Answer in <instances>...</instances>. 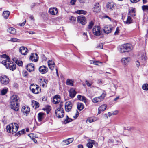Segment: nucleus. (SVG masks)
<instances>
[{
	"label": "nucleus",
	"mask_w": 148,
	"mask_h": 148,
	"mask_svg": "<svg viewBox=\"0 0 148 148\" xmlns=\"http://www.w3.org/2000/svg\"><path fill=\"white\" fill-rule=\"evenodd\" d=\"M20 100L19 97L16 95H14L10 99V105L11 108L15 111L19 110Z\"/></svg>",
	"instance_id": "1"
},
{
	"label": "nucleus",
	"mask_w": 148,
	"mask_h": 148,
	"mask_svg": "<svg viewBox=\"0 0 148 148\" xmlns=\"http://www.w3.org/2000/svg\"><path fill=\"white\" fill-rule=\"evenodd\" d=\"M18 125L16 123H11L8 125L6 127L7 132L13 134L18 130Z\"/></svg>",
	"instance_id": "2"
},
{
	"label": "nucleus",
	"mask_w": 148,
	"mask_h": 148,
	"mask_svg": "<svg viewBox=\"0 0 148 148\" xmlns=\"http://www.w3.org/2000/svg\"><path fill=\"white\" fill-rule=\"evenodd\" d=\"M2 63L5 66L7 69L12 71H13L16 69V64L10 61V60H3Z\"/></svg>",
	"instance_id": "3"
},
{
	"label": "nucleus",
	"mask_w": 148,
	"mask_h": 148,
	"mask_svg": "<svg viewBox=\"0 0 148 148\" xmlns=\"http://www.w3.org/2000/svg\"><path fill=\"white\" fill-rule=\"evenodd\" d=\"M132 45L130 44H125L119 47V50L121 52H126L131 51L133 49Z\"/></svg>",
	"instance_id": "4"
},
{
	"label": "nucleus",
	"mask_w": 148,
	"mask_h": 148,
	"mask_svg": "<svg viewBox=\"0 0 148 148\" xmlns=\"http://www.w3.org/2000/svg\"><path fill=\"white\" fill-rule=\"evenodd\" d=\"M30 89L32 93L35 94H38L41 91V89L39 86L35 84H31Z\"/></svg>",
	"instance_id": "5"
},
{
	"label": "nucleus",
	"mask_w": 148,
	"mask_h": 148,
	"mask_svg": "<svg viewBox=\"0 0 148 148\" xmlns=\"http://www.w3.org/2000/svg\"><path fill=\"white\" fill-rule=\"evenodd\" d=\"M106 95V92L105 91H103L101 96L94 98L92 99V101L94 103L100 102L103 100Z\"/></svg>",
	"instance_id": "6"
},
{
	"label": "nucleus",
	"mask_w": 148,
	"mask_h": 148,
	"mask_svg": "<svg viewBox=\"0 0 148 148\" xmlns=\"http://www.w3.org/2000/svg\"><path fill=\"white\" fill-rule=\"evenodd\" d=\"M55 114L57 117L61 118L64 116V111L61 107L58 108L55 111Z\"/></svg>",
	"instance_id": "7"
},
{
	"label": "nucleus",
	"mask_w": 148,
	"mask_h": 148,
	"mask_svg": "<svg viewBox=\"0 0 148 148\" xmlns=\"http://www.w3.org/2000/svg\"><path fill=\"white\" fill-rule=\"evenodd\" d=\"M9 79L5 75H2L0 77V82L1 83L4 85H6L9 82Z\"/></svg>",
	"instance_id": "8"
},
{
	"label": "nucleus",
	"mask_w": 148,
	"mask_h": 148,
	"mask_svg": "<svg viewBox=\"0 0 148 148\" xmlns=\"http://www.w3.org/2000/svg\"><path fill=\"white\" fill-rule=\"evenodd\" d=\"M138 58L140 62L143 63L145 62L147 59L145 53L144 52L141 53L139 56Z\"/></svg>",
	"instance_id": "9"
},
{
	"label": "nucleus",
	"mask_w": 148,
	"mask_h": 148,
	"mask_svg": "<svg viewBox=\"0 0 148 148\" xmlns=\"http://www.w3.org/2000/svg\"><path fill=\"white\" fill-rule=\"evenodd\" d=\"M73 105V104L72 102L70 101H67L65 103V108L66 111V112L70 111Z\"/></svg>",
	"instance_id": "10"
},
{
	"label": "nucleus",
	"mask_w": 148,
	"mask_h": 148,
	"mask_svg": "<svg viewBox=\"0 0 148 148\" xmlns=\"http://www.w3.org/2000/svg\"><path fill=\"white\" fill-rule=\"evenodd\" d=\"M77 21L79 23L82 25H84L86 23V19L85 17L83 15L79 16L77 17Z\"/></svg>",
	"instance_id": "11"
},
{
	"label": "nucleus",
	"mask_w": 148,
	"mask_h": 148,
	"mask_svg": "<svg viewBox=\"0 0 148 148\" xmlns=\"http://www.w3.org/2000/svg\"><path fill=\"white\" fill-rule=\"evenodd\" d=\"M131 60L130 58V57H124L121 60L122 63L124 65L127 66L130 62Z\"/></svg>",
	"instance_id": "12"
},
{
	"label": "nucleus",
	"mask_w": 148,
	"mask_h": 148,
	"mask_svg": "<svg viewBox=\"0 0 148 148\" xmlns=\"http://www.w3.org/2000/svg\"><path fill=\"white\" fill-rule=\"evenodd\" d=\"M92 32L96 36L100 35V30L99 27L95 26L93 28Z\"/></svg>",
	"instance_id": "13"
},
{
	"label": "nucleus",
	"mask_w": 148,
	"mask_h": 148,
	"mask_svg": "<svg viewBox=\"0 0 148 148\" xmlns=\"http://www.w3.org/2000/svg\"><path fill=\"white\" fill-rule=\"evenodd\" d=\"M38 59V56L36 53H32L29 57L30 60L32 62H36Z\"/></svg>",
	"instance_id": "14"
},
{
	"label": "nucleus",
	"mask_w": 148,
	"mask_h": 148,
	"mask_svg": "<svg viewBox=\"0 0 148 148\" xmlns=\"http://www.w3.org/2000/svg\"><path fill=\"white\" fill-rule=\"evenodd\" d=\"M38 70L40 72L41 74H44L47 72L48 69L47 67L44 65H43L39 67Z\"/></svg>",
	"instance_id": "15"
},
{
	"label": "nucleus",
	"mask_w": 148,
	"mask_h": 148,
	"mask_svg": "<svg viewBox=\"0 0 148 148\" xmlns=\"http://www.w3.org/2000/svg\"><path fill=\"white\" fill-rule=\"evenodd\" d=\"M22 112L25 115H27L30 112V108L27 106H24L22 107Z\"/></svg>",
	"instance_id": "16"
},
{
	"label": "nucleus",
	"mask_w": 148,
	"mask_h": 148,
	"mask_svg": "<svg viewBox=\"0 0 148 148\" xmlns=\"http://www.w3.org/2000/svg\"><path fill=\"white\" fill-rule=\"evenodd\" d=\"M45 116V114L42 113L40 112L38 113V121L39 122H44L45 121L44 120V118Z\"/></svg>",
	"instance_id": "17"
},
{
	"label": "nucleus",
	"mask_w": 148,
	"mask_h": 148,
	"mask_svg": "<svg viewBox=\"0 0 148 148\" xmlns=\"http://www.w3.org/2000/svg\"><path fill=\"white\" fill-rule=\"evenodd\" d=\"M26 69L29 72L33 71L35 69L34 65L32 63H29L27 65Z\"/></svg>",
	"instance_id": "18"
},
{
	"label": "nucleus",
	"mask_w": 148,
	"mask_h": 148,
	"mask_svg": "<svg viewBox=\"0 0 148 148\" xmlns=\"http://www.w3.org/2000/svg\"><path fill=\"white\" fill-rule=\"evenodd\" d=\"M27 49L26 47L24 46H22L20 47L19 49V52L23 55H26L27 53Z\"/></svg>",
	"instance_id": "19"
},
{
	"label": "nucleus",
	"mask_w": 148,
	"mask_h": 148,
	"mask_svg": "<svg viewBox=\"0 0 148 148\" xmlns=\"http://www.w3.org/2000/svg\"><path fill=\"white\" fill-rule=\"evenodd\" d=\"M49 12L52 15H56L57 14L58 10L56 8L53 7L49 8Z\"/></svg>",
	"instance_id": "20"
},
{
	"label": "nucleus",
	"mask_w": 148,
	"mask_h": 148,
	"mask_svg": "<svg viewBox=\"0 0 148 148\" xmlns=\"http://www.w3.org/2000/svg\"><path fill=\"white\" fill-rule=\"evenodd\" d=\"M74 140L73 138H69L63 140L62 144L64 145H68L71 143Z\"/></svg>",
	"instance_id": "21"
},
{
	"label": "nucleus",
	"mask_w": 148,
	"mask_h": 148,
	"mask_svg": "<svg viewBox=\"0 0 148 148\" xmlns=\"http://www.w3.org/2000/svg\"><path fill=\"white\" fill-rule=\"evenodd\" d=\"M48 81L47 80L45 79H40V85L43 88L46 87Z\"/></svg>",
	"instance_id": "22"
},
{
	"label": "nucleus",
	"mask_w": 148,
	"mask_h": 148,
	"mask_svg": "<svg viewBox=\"0 0 148 148\" xmlns=\"http://www.w3.org/2000/svg\"><path fill=\"white\" fill-rule=\"evenodd\" d=\"M60 100V97L59 95H55L53 98V102L54 104L58 103Z\"/></svg>",
	"instance_id": "23"
},
{
	"label": "nucleus",
	"mask_w": 148,
	"mask_h": 148,
	"mask_svg": "<svg viewBox=\"0 0 148 148\" xmlns=\"http://www.w3.org/2000/svg\"><path fill=\"white\" fill-rule=\"evenodd\" d=\"M107 105L105 104H103L100 106L98 109V114H99L102 112L104 111L106 109Z\"/></svg>",
	"instance_id": "24"
},
{
	"label": "nucleus",
	"mask_w": 148,
	"mask_h": 148,
	"mask_svg": "<svg viewBox=\"0 0 148 148\" xmlns=\"http://www.w3.org/2000/svg\"><path fill=\"white\" fill-rule=\"evenodd\" d=\"M88 142L87 144V146L88 148H92L93 147V145L95 144L96 143V142L92 140H88Z\"/></svg>",
	"instance_id": "25"
},
{
	"label": "nucleus",
	"mask_w": 148,
	"mask_h": 148,
	"mask_svg": "<svg viewBox=\"0 0 148 148\" xmlns=\"http://www.w3.org/2000/svg\"><path fill=\"white\" fill-rule=\"evenodd\" d=\"M69 92V96L71 98H73L75 96L76 93L75 90L73 88L70 89Z\"/></svg>",
	"instance_id": "26"
},
{
	"label": "nucleus",
	"mask_w": 148,
	"mask_h": 148,
	"mask_svg": "<svg viewBox=\"0 0 148 148\" xmlns=\"http://www.w3.org/2000/svg\"><path fill=\"white\" fill-rule=\"evenodd\" d=\"M112 28L110 26H106L104 27V31L105 33L108 34L110 33L112 30Z\"/></svg>",
	"instance_id": "27"
},
{
	"label": "nucleus",
	"mask_w": 148,
	"mask_h": 148,
	"mask_svg": "<svg viewBox=\"0 0 148 148\" xmlns=\"http://www.w3.org/2000/svg\"><path fill=\"white\" fill-rule=\"evenodd\" d=\"M32 106L34 108H37L39 107V103L34 101H32Z\"/></svg>",
	"instance_id": "28"
},
{
	"label": "nucleus",
	"mask_w": 148,
	"mask_h": 148,
	"mask_svg": "<svg viewBox=\"0 0 148 148\" xmlns=\"http://www.w3.org/2000/svg\"><path fill=\"white\" fill-rule=\"evenodd\" d=\"M100 9L99 4L98 3H96L94 5L93 11L97 12H99L100 10Z\"/></svg>",
	"instance_id": "29"
},
{
	"label": "nucleus",
	"mask_w": 148,
	"mask_h": 148,
	"mask_svg": "<svg viewBox=\"0 0 148 148\" xmlns=\"http://www.w3.org/2000/svg\"><path fill=\"white\" fill-rule=\"evenodd\" d=\"M125 24H129L133 22V20L130 16H128L127 18L125 21H124Z\"/></svg>",
	"instance_id": "30"
},
{
	"label": "nucleus",
	"mask_w": 148,
	"mask_h": 148,
	"mask_svg": "<svg viewBox=\"0 0 148 148\" xmlns=\"http://www.w3.org/2000/svg\"><path fill=\"white\" fill-rule=\"evenodd\" d=\"M77 97L79 100L84 101L85 103H86L87 101V99L86 98V97L84 96L78 95Z\"/></svg>",
	"instance_id": "31"
},
{
	"label": "nucleus",
	"mask_w": 148,
	"mask_h": 148,
	"mask_svg": "<svg viewBox=\"0 0 148 148\" xmlns=\"http://www.w3.org/2000/svg\"><path fill=\"white\" fill-rule=\"evenodd\" d=\"M10 14V12L8 11H4L3 14V16L5 19L8 18Z\"/></svg>",
	"instance_id": "32"
},
{
	"label": "nucleus",
	"mask_w": 148,
	"mask_h": 148,
	"mask_svg": "<svg viewBox=\"0 0 148 148\" xmlns=\"http://www.w3.org/2000/svg\"><path fill=\"white\" fill-rule=\"evenodd\" d=\"M77 109L79 111L83 110L84 108V106L83 103H77Z\"/></svg>",
	"instance_id": "33"
},
{
	"label": "nucleus",
	"mask_w": 148,
	"mask_h": 148,
	"mask_svg": "<svg viewBox=\"0 0 148 148\" xmlns=\"http://www.w3.org/2000/svg\"><path fill=\"white\" fill-rule=\"evenodd\" d=\"M13 61L15 62V63L19 66H22L23 64L22 62L21 61L18 60L16 59L15 58H13Z\"/></svg>",
	"instance_id": "34"
},
{
	"label": "nucleus",
	"mask_w": 148,
	"mask_h": 148,
	"mask_svg": "<svg viewBox=\"0 0 148 148\" xmlns=\"http://www.w3.org/2000/svg\"><path fill=\"white\" fill-rule=\"evenodd\" d=\"M8 32L12 34H15L16 33L15 29L13 27H10L8 30Z\"/></svg>",
	"instance_id": "35"
},
{
	"label": "nucleus",
	"mask_w": 148,
	"mask_h": 148,
	"mask_svg": "<svg viewBox=\"0 0 148 148\" xmlns=\"http://www.w3.org/2000/svg\"><path fill=\"white\" fill-rule=\"evenodd\" d=\"M76 12L79 14H83L85 15L86 14L87 12L82 10H78Z\"/></svg>",
	"instance_id": "36"
},
{
	"label": "nucleus",
	"mask_w": 148,
	"mask_h": 148,
	"mask_svg": "<svg viewBox=\"0 0 148 148\" xmlns=\"http://www.w3.org/2000/svg\"><path fill=\"white\" fill-rule=\"evenodd\" d=\"M73 81L71 79H69L66 80V84L67 85L73 86Z\"/></svg>",
	"instance_id": "37"
},
{
	"label": "nucleus",
	"mask_w": 148,
	"mask_h": 148,
	"mask_svg": "<svg viewBox=\"0 0 148 148\" xmlns=\"http://www.w3.org/2000/svg\"><path fill=\"white\" fill-rule=\"evenodd\" d=\"M26 132L25 130V129H23L21 131H19L18 133L15 134V135L17 136H20L21 134H24Z\"/></svg>",
	"instance_id": "38"
},
{
	"label": "nucleus",
	"mask_w": 148,
	"mask_h": 148,
	"mask_svg": "<svg viewBox=\"0 0 148 148\" xmlns=\"http://www.w3.org/2000/svg\"><path fill=\"white\" fill-rule=\"evenodd\" d=\"M8 89L7 88H5L3 89L1 92V94L2 95H5L8 91Z\"/></svg>",
	"instance_id": "39"
},
{
	"label": "nucleus",
	"mask_w": 148,
	"mask_h": 148,
	"mask_svg": "<svg viewBox=\"0 0 148 148\" xmlns=\"http://www.w3.org/2000/svg\"><path fill=\"white\" fill-rule=\"evenodd\" d=\"M114 7V4L113 2H111L108 4V8L112 10H113Z\"/></svg>",
	"instance_id": "40"
},
{
	"label": "nucleus",
	"mask_w": 148,
	"mask_h": 148,
	"mask_svg": "<svg viewBox=\"0 0 148 148\" xmlns=\"http://www.w3.org/2000/svg\"><path fill=\"white\" fill-rule=\"evenodd\" d=\"M125 129V130L130 131L132 132H134L135 130V129L133 127H127Z\"/></svg>",
	"instance_id": "41"
},
{
	"label": "nucleus",
	"mask_w": 148,
	"mask_h": 148,
	"mask_svg": "<svg viewBox=\"0 0 148 148\" xmlns=\"http://www.w3.org/2000/svg\"><path fill=\"white\" fill-rule=\"evenodd\" d=\"M1 57L5 58V60H3L7 61V60H10V58L6 54H3L1 56Z\"/></svg>",
	"instance_id": "42"
},
{
	"label": "nucleus",
	"mask_w": 148,
	"mask_h": 148,
	"mask_svg": "<svg viewBox=\"0 0 148 148\" xmlns=\"http://www.w3.org/2000/svg\"><path fill=\"white\" fill-rule=\"evenodd\" d=\"M142 89L145 90H148V84H144L142 86Z\"/></svg>",
	"instance_id": "43"
},
{
	"label": "nucleus",
	"mask_w": 148,
	"mask_h": 148,
	"mask_svg": "<svg viewBox=\"0 0 148 148\" xmlns=\"http://www.w3.org/2000/svg\"><path fill=\"white\" fill-rule=\"evenodd\" d=\"M72 119H71L68 118H66L64 121V123L65 124H66V123L71 122L72 121Z\"/></svg>",
	"instance_id": "44"
},
{
	"label": "nucleus",
	"mask_w": 148,
	"mask_h": 148,
	"mask_svg": "<svg viewBox=\"0 0 148 148\" xmlns=\"http://www.w3.org/2000/svg\"><path fill=\"white\" fill-rule=\"evenodd\" d=\"M11 41L13 42H19L20 40L16 38H11L10 40Z\"/></svg>",
	"instance_id": "45"
},
{
	"label": "nucleus",
	"mask_w": 148,
	"mask_h": 148,
	"mask_svg": "<svg viewBox=\"0 0 148 148\" xmlns=\"http://www.w3.org/2000/svg\"><path fill=\"white\" fill-rule=\"evenodd\" d=\"M94 23L92 21H91L89 23V24L88 25V29H91L92 27V26L94 25Z\"/></svg>",
	"instance_id": "46"
},
{
	"label": "nucleus",
	"mask_w": 148,
	"mask_h": 148,
	"mask_svg": "<svg viewBox=\"0 0 148 148\" xmlns=\"http://www.w3.org/2000/svg\"><path fill=\"white\" fill-rule=\"evenodd\" d=\"M142 8L143 11H146L148 10V5H143L142 6Z\"/></svg>",
	"instance_id": "47"
},
{
	"label": "nucleus",
	"mask_w": 148,
	"mask_h": 148,
	"mask_svg": "<svg viewBox=\"0 0 148 148\" xmlns=\"http://www.w3.org/2000/svg\"><path fill=\"white\" fill-rule=\"evenodd\" d=\"M83 35H84V38L85 39L84 40L85 41H87L88 40V36L87 34V33L84 32L83 33Z\"/></svg>",
	"instance_id": "48"
},
{
	"label": "nucleus",
	"mask_w": 148,
	"mask_h": 148,
	"mask_svg": "<svg viewBox=\"0 0 148 148\" xmlns=\"http://www.w3.org/2000/svg\"><path fill=\"white\" fill-rule=\"evenodd\" d=\"M76 18L73 16H71L70 18V20L71 22H74L76 21Z\"/></svg>",
	"instance_id": "49"
},
{
	"label": "nucleus",
	"mask_w": 148,
	"mask_h": 148,
	"mask_svg": "<svg viewBox=\"0 0 148 148\" xmlns=\"http://www.w3.org/2000/svg\"><path fill=\"white\" fill-rule=\"evenodd\" d=\"M28 136L31 138V139H34L35 138V135L34 134L31 133L28 135Z\"/></svg>",
	"instance_id": "50"
},
{
	"label": "nucleus",
	"mask_w": 148,
	"mask_h": 148,
	"mask_svg": "<svg viewBox=\"0 0 148 148\" xmlns=\"http://www.w3.org/2000/svg\"><path fill=\"white\" fill-rule=\"evenodd\" d=\"M93 64H94L95 65H98V64L99 63H102L101 62H99V61H92Z\"/></svg>",
	"instance_id": "51"
},
{
	"label": "nucleus",
	"mask_w": 148,
	"mask_h": 148,
	"mask_svg": "<svg viewBox=\"0 0 148 148\" xmlns=\"http://www.w3.org/2000/svg\"><path fill=\"white\" fill-rule=\"evenodd\" d=\"M87 121L89 122L90 123H91L95 121L93 119L90 118L87 119Z\"/></svg>",
	"instance_id": "52"
},
{
	"label": "nucleus",
	"mask_w": 148,
	"mask_h": 148,
	"mask_svg": "<svg viewBox=\"0 0 148 148\" xmlns=\"http://www.w3.org/2000/svg\"><path fill=\"white\" fill-rule=\"evenodd\" d=\"M103 47V43H99L97 46V47L99 49H102Z\"/></svg>",
	"instance_id": "53"
},
{
	"label": "nucleus",
	"mask_w": 148,
	"mask_h": 148,
	"mask_svg": "<svg viewBox=\"0 0 148 148\" xmlns=\"http://www.w3.org/2000/svg\"><path fill=\"white\" fill-rule=\"evenodd\" d=\"M48 65L50 64V65H54L55 63L52 60H49L48 61Z\"/></svg>",
	"instance_id": "54"
},
{
	"label": "nucleus",
	"mask_w": 148,
	"mask_h": 148,
	"mask_svg": "<svg viewBox=\"0 0 148 148\" xmlns=\"http://www.w3.org/2000/svg\"><path fill=\"white\" fill-rule=\"evenodd\" d=\"M48 66L49 69H51V70H53L54 69V68L55 66V64L54 65H50V64L48 65Z\"/></svg>",
	"instance_id": "55"
},
{
	"label": "nucleus",
	"mask_w": 148,
	"mask_h": 148,
	"mask_svg": "<svg viewBox=\"0 0 148 148\" xmlns=\"http://www.w3.org/2000/svg\"><path fill=\"white\" fill-rule=\"evenodd\" d=\"M86 83V84L87 86L88 87H90L92 83H90L89 82L88 80H86L85 82Z\"/></svg>",
	"instance_id": "56"
},
{
	"label": "nucleus",
	"mask_w": 148,
	"mask_h": 148,
	"mask_svg": "<svg viewBox=\"0 0 148 148\" xmlns=\"http://www.w3.org/2000/svg\"><path fill=\"white\" fill-rule=\"evenodd\" d=\"M76 1V0H71L70 1L71 4L73 5H75Z\"/></svg>",
	"instance_id": "57"
},
{
	"label": "nucleus",
	"mask_w": 148,
	"mask_h": 148,
	"mask_svg": "<svg viewBox=\"0 0 148 148\" xmlns=\"http://www.w3.org/2000/svg\"><path fill=\"white\" fill-rule=\"evenodd\" d=\"M119 29L118 27H117L116 28V30L114 32V34L115 35H118L119 33Z\"/></svg>",
	"instance_id": "58"
},
{
	"label": "nucleus",
	"mask_w": 148,
	"mask_h": 148,
	"mask_svg": "<svg viewBox=\"0 0 148 148\" xmlns=\"http://www.w3.org/2000/svg\"><path fill=\"white\" fill-rule=\"evenodd\" d=\"M26 22V20H25L24 21H23L22 23H19V25L21 26H23L25 24Z\"/></svg>",
	"instance_id": "59"
},
{
	"label": "nucleus",
	"mask_w": 148,
	"mask_h": 148,
	"mask_svg": "<svg viewBox=\"0 0 148 148\" xmlns=\"http://www.w3.org/2000/svg\"><path fill=\"white\" fill-rule=\"evenodd\" d=\"M136 66L137 67H139L140 66V63L138 60H137L136 61Z\"/></svg>",
	"instance_id": "60"
},
{
	"label": "nucleus",
	"mask_w": 148,
	"mask_h": 148,
	"mask_svg": "<svg viewBox=\"0 0 148 148\" xmlns=\"http://www.w3.org/2000/svg\"><path fill=\"white\" fill-rule=\"evenodd\" d=\"M140 0H130L131 2L133 3H135L138 1H139Z\"/></svg>",
	"instance_id": "61"
},
{
	"label": "nucleus",
	"mask_w": 148,
	"mask_h": 148,
	"mask_svg": "<svg viewBox=\"0 0 148 148\" xmlns=\"http://www.w3.org/2000/svg\"><path fill=\"white\" fill-rule=\"evenodd\" d=\"M132 13H135V10L134 9H131V10L128 13L132 14Z\"/></svg>",
	"instance_id": "62"
},
{
	"label": "nucleus",
	"mask_w": 148,
	"mask_h": 148,
	"mask_svg": "<svg viewBox=\"0 0 148 148\" xmlns=\"http://www.w3.org/2000/svg\"><path fill=\"white\" fill-rule=\"evenodd\" d=\"M78 0L80 3H85L86 1V0Z\"/></svg>",
	"instance_id": "63"
},
{
	"label": "nucleus",
	"mask_w": 148,
	"mask_h": 148,
	"mask_svg": "<svg viewBox=\"0 0 148 148\" xmlns=\"http://www.w3.org/2000/svg\"><path fill=\"white\" fill-rule=\"evenodd\" d=\"M128 15L132 17L135 16L136 15L135 13H132V14L128 13Z\"/></svg>",
	"instance_id": "64"
}]
</instances>
